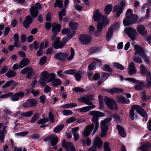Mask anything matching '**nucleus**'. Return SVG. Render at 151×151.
<instances>
[{"label":"nucleus","mask_w":151,"mask_h":151,"mask_svg":"<svg viewBox=\"0 0 151 151\" xmlns=\"http://www.w3.org/2000/svg\"><path fill=\"white\" fill-rule=\"evenodd\" d=\"M75 33L73 32L71 35H68L64 37L60 43V37H56L53 42L52 47L55 49L62 48L70 39L73 37Z\"/></svg>","instance_id":"nucleus-1"},{"label":"nucleus","mask_w":151,"mask_h":151,"mask_svg":"<svg viewBox=\"0 0 151 151\" xmlns=\"http://www.w3.org/2000/svg\"><path fill=\"white\" fill-rule=\"evenodd\" d=\"M126 16V18L123 20V24L125 26H128L135 23L138 18L137 15L132 14V10L131 9L127 10Z\"/></svg>","instance_id":"nucleus-2"},{"label":"nucleus","mask_w":151,"mask_h":151,"mask_svg":"<svg viewBox=\"0 0 151 151\" xmlns=\"http://www.w3.org/2000/svg\"><path fill=\"white\" fill-rule=\"evenodd\" d=\"M89 114L93 116L91 121L92 122L95 123V128L92 133V135H93L99 127V118L104 116V114L101 112L96 111H91Z\"/></svg>","instance_id":"nucleus-3"},{"label":"nucleus","mask_w":151,"mask_h":151,"mask_svg":"<svg viewBox=\"0 0 151 151\" xmlns=\"http://www.w3.org/2000/svg\"><path fill=\"white\" fill-rule=\"evenodd\" d=\"M93 19L95 22H102L104 23L106 21L107 22L106 24H109V22L106 19V17L105 16H102V14L99 12L98 9L96 10L94 12L93 16Z\"/></svg>","instance_id":"nucleus-4"},{"label":"nucleus","mask_w":151,"mask_h":151,"mask_svg":"<svg viewBox=\"0 0 151 151\" xmlns=\"http://www.w3.org/2000/svg\"><path fill=\"white\" fill-rule=\"evenodd\" d=\"M104 102L106 105L109 109L115 110L117 109L118 107L117 104L114 100L105 97L104 98Z\"/></svg>","instance_id":"nucleus-5"},{"label":"nucleus","mask_w":151,"mask_h":151,"mask_svg":"<svg viewBox=\"0 0 151 151\" xmlns=\"http://www.w3.org/2000/svg\"><path fill=\"white\" fill-rule=\"evenodd\" d=\"M41 9V6L40 4L37 3L36 4L31 5L30 9V13L33 18H36L38 14V9Z\"/></svg>","instance_id":"nucleus-6"},{"label":"nucleus","mask_w":151,"mask_h":151,"mask_svg":"<svg viewBox=\"0 0 151 151\" xmlns=\"http://www.w3.org/2000/svg\"><path fill=\"white\" fill-rule=\"evenodd\" d=\"M125 33L132 40H134L137 37V32L135 29L132 27H127L124 29Z\"/></svg>","instance_id":"nucleus-7"},{"label":"nucleus","mask_w":151,"mask_h":151,"mask_svg":"<svg viewBox=\"0 0 151 151\" xmlns=\"http://www.w3.org/2000/svg\"><path fill=\"white\" fill-rule=\"evenodd\" d=\"M125 5V3L124 0H123L120 3V5L119 4H118L114 6L113 11L114 12L117 11L116 15L117 17H119L122 13Z\"/></svg>","instance_id":"nucleus-8"},{"label":"nucleus","mask_w":151,"mask_h":151,"mask_svg":"<svg viewBox=\"0 0 151 151\" xmlns=\"http://www.w3.org/2000/svg\"><path fill=\"white\" fill-rule=\"evenodd\" d=\"M116 27H118V25L117 24H116L109 28L106 35V38L108 41H109L112 37L113 32V30L116 28Z\"/></svg>","instance_id":"nucleus-9"},{"label":"nucleus","mask_w":151,"mask_h":151,"mask_svg":"<svg viewBox=\"0 0 151 151\" xmlns=\"http://www.w3.org/2000/svg\"><path fill=\"white\" fill-rule=\"evenodd\" d=\"M24 96V93L20 91L14 94L12 92V94L10 96V100L13 101H16L19 100V98H22Z\"/></svg>","instance_id":"nucleus-10"},{"label":"nucleus","mask_w":151,"mask_h":151,"mask_svg":"<svg viewBox=\"0 0 151 151\" xmlns=\"http://www.w3.org/2000/svg\"><path fill=\"white\" fill-rule=\"evenodd\" d=\"M92 39L90 36L83 34L81 35L79 37L80 42L83 45H86L89 43Z\"/></svg>","instance_id":"nucleus-11"},{"label":"nucleus","mask_w":151,"mask_h":151,"mask_svg":"<svg viewBox=\"0 0 151 151\" xmlns=\"http://www.w3.org/2000/svg\"><path fill=\"white\" fill-rule=\"evenodd\" d=\"M94 127L93 124L89 125L86 127L84 131L82 132V136L84 137H86L89 135Z\"/></svg>","instance_id":"nucleus-12"},{"label":"nucleus","mask_w":151,"mask_h":151,"mask_svg":"<svg viewBox=\"0 0 151 151\" xmlns=\"http://www.w3.org/2000/svg\"><path fill=\"white\" fill-rule=\"evenodd\" d=\"M93 99V96L90 95L87 97H81L78 100L80 102H83L87 105L92 106V103L90 101Z\"/></svg>","instance_id":"nucleus-13"},{"label":"nucleus","mask_w":151,"mask_h":151,"mask_svg":"<svg viewBox=\"0 0 151 151\" xmlns=\"http://www.w3.org/2000/svg\"><path fill=\"white\" fill-rule=\"evenodd\" d=\"M132 107L134 108V109H135L137 112L142 116L144 117L147 118L146 113L140 106L135 105L133 106Z\"/></svg>","instance_id":"nucleus-14"},{"label":"nucleus","mask_w":151,"mask_h":151,"mask_svg":"<svg viewBox=\"0 0 151 151\" xmlns=\"http://www.w3.org/2000/svg\"><path fill=\"white\" fill-rule=\"evenodd\" d=\"M111 118L109 117L106 118L101 121L100 122V127L101 130H108V127L107 123L111 121Z\"/></svg>","instance_id":"nucleus-15"},{"label":"nucleus","mask_w":151,"mask_h":151,"mask_svg":"<svg viewBox=\"0 0 151 151\" xmlns=\"http://www.w3.org/2000/svg\"><path fill=\"white\" fill-rule=\"evenodd\" d=\"M103 143L101 139L99 137H96L94 139L93 145L94 147L100 149L102 146Z\"/></svg>","instance_id":"nucleus-16"},{"label":"nucleus","mask_w":151,"mask_h":151,"mask_svg":"<svg viewBox=\"0 0 151 151\" xmlns=\"http://www.w3.org/2000/svg\"><path fill=\"white\" fill-rule=\"evenodd\" d=\"M37 104V102L36 100L31 99L27 101L23 105L25 107H28L35 106Z\"/></svg>","instance_id":"nucleus-17"},{"label":"nucleus","mask_w":151,"mask_h":151,"mask_svg":"<svg viewBox=\"0 0 151 151\" xmlns=\"http://www.w3.org/2000/svg\"><path fill=\"white\" fill-rule=\"evenodd\" d=\"M62 147L65 148L67 151H76V149L74 145L71 142H68L66 144L63 142Z\"/></svg>","instance_id":"nucleus-18"},{"label":"nucleus","mask_w":151,"mask_h":151,"mask_svg":"<svg viewBox=\"0 0 151 151\" xmlns=\"http://www.w3.org/2000/svg\"><path fill=\"white\" fill-rule=\"evenodd\" d=\"M51 139V144L52 146H55L57 143L58 138L57 137L54 136L53 135H52L44 139L45 141H47Z\"/></svg>","instance_id":"nucleus-19"},{"label":"nucleus","mask_w":151,"mask_h":151,"mask_svg":"<svg viewBox=\"0 0 151 151\" xmlns=\"http://www.w3.org/2000/svg\"><path fill=\"white\" fill-rule=\"evenodd\" d=\"M49 74L46 71H43L41 73L40 78L39 81L40 84H44V82Z\"/></svg>","instance_id":"nucleus-20"},{"label":"nucleus","mask_w":151,"mask_h":151,"mask_svg":"<svg viewBox=\"0 0 151 151\" xmlns=\"http://www.w3.org/2000/svg\"><path fill=\"white\" fill-rule=\"evenodd\" d=\"M129 74L132 75L136 72L137 69L134 63L133 62H131L128 66Z\"/></svg>","instance_id":"nucleus-21"},{"label":"nucleus","mask_w":151,"mask_h":151,"mask_svg":"<svg viewBox=\"0 0 151 151\" xmlns=\"http://www.w3.org/2000/svg\"><path fill=\"white\" fill-rule=\"evenodd\" d=\"M137 29L138 32L140 34L144 36L147 35V31L143 25H140L138 26Z\"/></svg>","instance_id":"nucleus-22"},{"label":"nucleus","mask_w":151,"mask_h":151,"mask_svg":"<svg viewBox=\"0 0 151 151\" xmlns=\"http://www.w3.org/2000/svg\"><path fill=\"white\" fill-rule=\"evenodd\" d=\"M95 107V106L92 105V106H88L77 109H76V110L77 111H79L81 113H86L88 112L91 109Z\"/></svg>","instance_id":"nucleus-23"},{"label":"nucleus","mask_w":151,"mask_h":151,"mask_svg":"<svg viewBox=\"0 0 151 151\" xmlns=\"http://www.w3.org/2000/svg\"><path fill=\"white\" fill-rule=\"evenodd\" d=\"M134 49L135 50L134 53L135 55L138 54L141 56L145 53L142 49L137 45H136L134 46Z\"/></svg>","instance_id":"nucleus-24"},{"label":"nucleus","mask_w":151,"mask_h":151,"mask_svg":"<svg viewBox=\"0 0 151 151\" xmlns=\"http://www.w3.org/2000/svg\"><path fill=\"white\" fill-rule=\"evenodd\" d=\"M32 21L33 20L31 17L29 15H28L26 17L24 21L23 25L25 27L27 28L32 23Z\"/></svg>","instance_id":"nucleus-25"},{"label":"nucleus","mask_w":151,"mask_h":151,"mask_svg":"<svg viewBox=\"0 0 151 151\" xmlns=\"http://www.w3.org/2000/svg\"><path fill=\"white\" fill-rule=\"evenodd\" d=\"M151 147V143L147 142L145 143L140 147L137 149V150L140 149L142 151H149L150 147Z\"/></svg>","instance_id":"nucleus-26"},{"label":"nucleus","mask_w":151,"mask_h":151,"mask_svg":"<svg viewBox=\"0 0 151 151\" xmlns=\"http://www.w3.org/2000/svg\"><path fill=\"white\" fill-rule=\"evenodd\" d=\"M67 56V54L63 52H59L55 54V58L60 60H63Z\"/></svg>","instance_id":"nucleus-27"},{"label":"nucleus","mask_w":151,"mask_h":151,"mask_svg":"<svg viewBox=\"0 0 151 151\" xmlns=\"http://www.w3.org/2000/svg\"><path fill=\"white\" fill-rule=\"evenodd\" d=\"M30 63V61L28 58H24L19 63V67L22 68L27 65Z\"/></svg>","instance_id":"nucleus-28"},{"label":"nucleus","mask_w":151,"mask_h":151,"mask_svg":"<svg viewBox=\"0 0 151 151\" xmlns=\"http://www.w3.org/2000/svg\"><path fill=\"white\" fill-rule=\"evenodd\" d=\"M55 77V75L54 73H49L44 82V84L45 83L52 82Z\"/></svg>","instance_id":"nucleus-29"},{"label":"nucleus","mask_w":151,"mask_h":151,"mask_svg":"<svg viewBox=\"0 0 151 151\" xmlns=\"http://www.w3.org/2000/svg\"><path fill=\"white\" fill-rule=\"evenodd\" d=\"M62 82L59 78H54L51 82V86H52L57 87L62 84Z\"/></svg>","instance_id":"nucleus-30"},{"label":"nucleus","mask_w":151,"mask_h":151,"mask_svg":"<svg viewBox=\"0 0 151 151\" xmlns=\"http://www.w3.org/2000/svg\"><path fill=\"white\" fill-rule=\"evenodd\" d=\"M117 128L119 134L122 137H125L126 135V133L124 129L119 125H117Z\"/></svg>","instance_id":"nucleus-31"},{"label":"nucleus","mask_w":151,"mask_h":151,"mask_svg":"<svg viewBox=\"0 0 151 151\" xmlns=\"http://www.w3.org/2000/svg\"><path fill=\"white\" fill-rule=\"evenodd\" d=\"M117 101L118 102L120 103L128 104L129 102V99L121 97H118Z\"/></svg>","instance_id":"nucleus-32"},{"label":"nucleus","mask_w":151,"mask_h":151,"mask_svg":"<svg viewBox=\"0 0 151 151\" xmlns=\"http://www.w3.org/2000/svg\"><path fill=\"white\" fill-rule=\"evenodd\" d=\"M107 23V22L106 21L104 22V23L102 22H99L97 24V30L99 31H101L102 30L104 26L105 25V24H106Z\"/></svg>","instance_id":"nucleus-33"},{"label":"nucleus","mask_w":151,"mask_h":151,"mask_svg":"<svg viewBox=\"0 0 151 151\" xmlns=\"http://www.w3.org/2000/svg\"><path fill=\"white\" fill-rule=\"evenodd\" d=\"M77 106L76 103H71L64 104L61 106V107L64 108H70L75 107Z\"/></svg>","instance_id":"nucleus-34"},{"label":"nucleus","mask_w":151,"mask_h":151,"mask_svg":"<svg viewBox=\"0 0 151 151\" xmlns=\"http://www.w3.org/2000/svg\"><path fill=\"white\" fill-rule=\"evenodd\" d=\"M96 63V64H98L99 63V64L100 61H99V60L96 59L95 62L93 63L88 66V69L89 70H93L95 67Z\"/></svg>","instance_id":"nucleus-35"},{"label":"nucleus","mask_w":151,"mask_h":151,"mask_svg":"<svg viewBox=\"0 0 151 151\" xmlns=\"http://www.w3.org/2000/svg\"><path fill=\"white\" fill-rule=\"evenodd\" d=\"M81 143L82 145H84L86 143L87 145L88 146H90L91 143V140L89 138H87L86 141L84 139L82 140L81 141Z\"/></svg>","instance_id":"nucleus-36"},{"label":"nucleus","mask_w":151,"mask_h":151,"mask_svg":"<svg viewBox=\"0 0 151 151\" xmlns=\"http://www.w3.org/2000/svg\"><path fill=\"white\" fill-rule=\"evenodd\" d=\"M33 113V111H29L26 112H23L20 114L23 116L29 117L31 116Z\"/></svg>","instance_id":"nucleus-37"},{"label":"nucleus","mask_w":151,"mask_h":151,"mask_svg":"<svg viewBox=\"0 0 151 151\" xmlns=\"http://www.w3.org/2000/svg\"><path fill=\"white\" fill-rule=\"evenodd\" d=\"M112 10L111 6L110 5H106L104 9L105 14H108L111 12Z\"/></svg>","instance_id":"nucleus-38"},{"label":"nucleus","mask_w":151,"mask_h":151,"mask_svg":"<svg viewBox=\"0 0 151 151\" xmlns=\"http://www.w3.org/2000/svg\"><path fill=\"white\" fill-rule=\"evenodd\" d=\"M140 72L141 74L143 75H145L147 73L146 68L145 66L143 64H141L140 65Z\"/></svg>","instance_id":"nucleus-39"},{"label":"nucleus","mask_w":151,"mask_h":151,"mask_svg":"<svg viewBox=\"0 0 151 151\" xmlns=\"http://www.w3.org/2000/svg\"><path fill=\"white\" fill-rule=\"evenodd\" d=\"M27 74L26 76V78H29L31 77V76L33 73V69L31 68L27 67Z\"/></svg>","instance_id":"nucleus-40"},{"label":"nucleus","mask_w":151,"mask_h":151,"mask_svg":"<svg viewBox=\"0 0 151 151\" xmlns=\"http://www.w3.org/2000/svg\"><path fill=\"white\" fill-rule=\"evenodd\" d=\"M63 2L62 0H56L55 4L54 5L55 7H58L60 8H61L63 6Z\"/></svg>","instance_id":"nucleus-41"},{"label":"nucleus","mask_w":151,"mask_h":151,"mask_svg":"<svg viewBox=\"0 0 151 151\" xmlns=\"http://www.w3.org/2000/svg\"><path fill=\"white\" fill-rule=\"evenodd\" d=\"M73 32H74L73 31L71 32V31L68 29L65 28L62 30V33L64 35L69 34L68 35H71Z\"/></svg>","instance_id":"nucleus-42"},{"label":"nucleus","mask_w":151,"mask_h":151,"mask_svg":"<svg viewBox=\"0 0 151 151\" xmlns=\"http://www.w3.org/2000/svg\"><path fill=\"white\" fill-rule=\"evenodd\" d=\"M143 87V83L142 82H141L136 85L134 88L136 90H139L142 89Z\"/></svg>","instance_id":"nucleus-43"},{"label":"nucleus","mask_w":151,"mask_h":151,"mask_svg":"<svg viewBox=\"0 0 151 151\" xmlns=\"http://www.w3.org/2000/svg\"><path fill=\"white\" fill-rule=\"evenodd\" d=\"M16 75V73L13 71H8L6 74V76L8 78H11L15 76Z\"/></svg>","instance_id":"nucleus-44"},{"label":"nucleus","mask_w":151,"mask_h":151,"mask_svg":"<svg viewBox=\"0 0 151 151\" xmlns=\"http://www.w3.org/2000/svg\"><path fill=\"white\" fill-rule=\"evenodd\" d=\"M78 26V24L76 22H70L69 24V27L73 29H77Z\"/></svg>","instance_id":"nucleus-45"},{"label":"nucleus","mask_w":151,"mask_h":151,"mask_svg":"<svg viewBox=\"0 0 151 151\" xmlns=\"http://www.w3.org/2000/svg\"><path fill=\"white\" fill-rule=\"evenodd\" d=\"M74 76L77 81H79L81 79V72L78 71L75 72Z\"/></svg>","instance_id":"nucleus-46"},{"label":"nucleus","mask_w":151,"mask_h":151,"mask_svg":"<svg viewBox=\"0 0 151 151\" xmlns=\"http://www.w3.org/2000/svg\"><path fill=\"white\" fill-rule=\"evenodd\" d=\"M63 127L64 125L63 124L60 125L55 128L53 130V131L55 133H58L61 130Z\"/></svg>","instance_id":"nucleus-47"},{"label":"nucleus","mask_w":151,"mask_h":151,"mask_svg":"<svg viewBox=\"0 0 151 151\" xmlns=\"http://www.w3.org/2000/svg\"><path fill=\"white\" fill-rule=\"evenodd\" d=\"M134 61L137 63L141 64L142 63V61L141 59L138 56H134L133 58Z\"/></svg>","instance_id":"nucleus-48"},{"label":"nucleus","mask_w":151,"mask_h":151,"mask_svg":"<svg viewBox=\"0 0 151 151\" xmlns=\"http://www.w3.org/2000/svg\"><path fill=\"white\" fill-rule=\"evenodd\" d=\"M65 9L62 10L59 12V17L60 21L62 20L63 16H65Z\"/></svg>","instance_id":"nucleus-49"},{"label":"nucleus","mask_w":151,"mask_h":151,"mask_svg":"<svg viewBox=\"0 0 151 151\" xmlns=\"http://www.w3.org/2000/svg\"><path fill=\"white\" fill-rule=\"evenodd\" d=\"M123 90L121 88H113L110 90L112 93H120L123 92Z\"/></svg>","instance_id":"nucleus-50"},{"label":"nucleus","mask_w":151,"mask_h":151,"mask_svg":"<svg viewBox=\"0 0 151 151\" xmlns=\"http://www.w3.org/2000/svg\"><path fill=\"white\" fill-rule=\"evenodd\" d=\"M113 64L114 66L117 69L120 70H123L124 68V67L123 65L118 63H114Z\"/></svg>","instance_id":"nucleus-51"},{"label":"nucleus","mask_w":151,"mask_h":151,"mask_svg":"<svg viewBox=\"0 0 151 151\" xmlns=\"http://www.w3.org/2000/svg\"><path fill=\"white\" fill-rule=\"evenodd\" d=\"M12 94V92H9L7 93L4 94L0 96V98L1 99L7 98L11 96Z\"/></svg>","instance_id":"nucleus-52"},{"label":"nucleus","mask_w":151,"mask_h":151,"mask_svg":"<svg viewBox=\"0 0 151 151\" xmlns=\"http://www.w3.org/2000/svg\"><path fill=\"white\" fill-rule=\"evenodd\" d=\"M104 151H110L111 149L109 147V142H106L104 143Z\"/></svg>","instance_id":"nucleus-53"},{"label":"nucleus","mask_w":151,"mask_h":151,"mask_svg":"<svg viewBox=\"0 0 151 151\" xmlns=\"http://www.w3.org/2000/svg\"><path fill=\"white\" fill-rule=\"evenodd\" d=\"M56 26L54 25L53 27H52V35L51 37V39L52 40H54L55 38V37L56 35H57V33L55 32L56 29H55V27Z\"/></svg>","instance_id":"nucleus-54"},{"label":"nucleus","mask_w":151,"mask_h":151,"mask_svg":"<svg viewBox=\"0 0 151 151\" xmlns=\"http://www.w3.org/2000/svg\"><path fill=\"white\" fill-rule=\"evenodd\" d=\"M14 82L13 81H10L7 82L5 84H4L2 86L3 88H5L9 86L11 84Z\"/></svg>","instance_id":"nucleus-55"},{"label":"nucleus","mask_w":151,"mask_h":151,"mask_svg":"<svg viewBox=\"0 0 151 151\" xmlns=\"http://www.w3.org/2000/svg\"><path fill=\"white\" fill-rule=\"evenodd\" d=\"M48 121V119L47 118L41 119L37 122L39 124H42L47 122Z\"/></svg>","instance_id":"nucleus-56"},{"label":"nucleus","mask_w":151,"mask_h":151,"mask_svg":"<svg viewBox=\"0 0 151 151\" xmlns=\"http://www.w3.org/2000/svg\"><path fill=\"white\" fill-rule=\"evenodd\" d=\"M71 55L68 58V60H72L74 57L75 52L73 49L72 48H71Z\"/></svg>","instance_id":"nucleus-57"},{"label":"nucleus","mask_w":151,"mask_h":151,"mask_svg":"<svg viewBox=\"0 0 151 151\" xmlns=\"http://www.w3.org/2000/svg\"><path fill=\"white\" fill-rule=\"evenodd\" d=\"M54 25L56 26L55 27V29H56L55 32L57 33V32H58L60 31V29H61V26L59 24H56L55 23H54L53 24L52 26V27Z\"/></svg>","instance_id":"nucleus-58"},{"label":"nucleus","mask_w":151,"mask_h":151,"mask_svg":"<svg viewBox=\"0 0 151 151\" xmlns=\"http://www.w3.org/2000/svg\"><path fill=\"white\" fill-rule=\"evenodd\" d=\"M131 109L130 111V113H129V116L130 117V118L132 120H133L134 116V108L132 107H131Z\"/></svg>","instance_id":"nucleus-59"},{"label":"nucleus","mask_w":151,"mask_h":151,"mask_svg":"<svg viewBox=\"0 0 151 151\" xmlns=\"http://www.w3.org/2000/svg\"><path fill=\"white\" fill-rule=\"evenodd\" d=\"M28 134V132L27 131H24L18 133L16 134L15 135L19 136H23L27 135Z\"/></svg>","instance_id":"nucleus-60"},{"label":"nucleus","mask_w":151,"mask_h":151,"mask_svg":"<svg viewBox=\"0 0 151 151\" xmlns=\"http://www.w3.org/2000/svg\"><path fill=\"white\" fill-rule=\"evenodd\" d=\"M76 117L72 116L68 119L66 121V123H70L76 121Z\"/></svg>","instance_id":"nucleus-61"},{"label":"nucleus","mask_w":151,"mask_h":151,"mask_svg":"<svg viewBox=\"0 0 151 151\" xmlns=\"http://www.w3.org/2000/svg\"><path fill=\"white\" fill-rule=\"evenodd\" d=\"M46 57L44 56L42 57L40 60V65L44 64L46 61Z\"/></svg>","instance_id":"nucleus-62"},{"label":"nucleus","mask_w":151,"mask_h":151,"mask_svg":"<svg viewBox=\"0 0 151 151\" xmlns=\"http://www.w3.org/2000/svg\"><path fill=\"white\" fill-rule=\"evenodd\" d=\"M63 114L65 115H68L72 114L73 112L70 110H64L63 111Z\"/></svg>","instance_id":"nucleus-63"},{"label":"nucleus","mask_w":151,"mask_h":151,"mask_svg":"<svg viewBox=\"0 0 151 151\" xmlns=\"http://www.w3.org/2000/svg\"><path fill=\"white\" fill-rule=\"evenodd\" d=\"M63 73L67 74L73 75L75 73V70L73 69L69 70L64 71Z\"/></svg>","instance_id":"nucleus-64"}]
</instances>
